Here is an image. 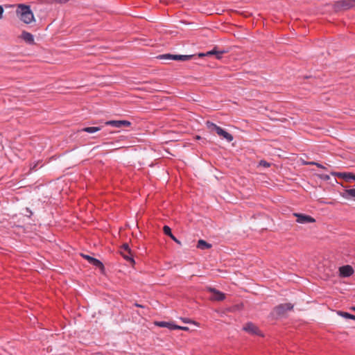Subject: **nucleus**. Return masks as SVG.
Here are the masks:
<instances>
[{
  "label": "nucleus",
  "mask_w": 355,
  "mask_h": 355,
  "mask_svg": "<svg viewBox=\"0 0 355 355\" xmlns=\"http://www.w3.org/2000/svg\"><path fill=\"white\" fill-rule=\"evenodd\" d=\"M17 17L25 24H30L34 20V15L29 6L19 4L16 10Z\"/></svg>",
  "instance_id": "f257e3e1"
},
{
  "label": "nucleus",
  "mask_w": 355,
  "mask_h": 355,
  "mask_svg": "<svg viewBox=\"0 0 355 355\" xmlns=\"http://www.w3.org/2000/svg\"><path fill=\"white\" fill-rule=\"evenodd\" d=\"M355 6V0H340L334 3V8L336 11L345 10Z\"/></svg>",
  "instance_id": "f03ea898"
},
{
  "label": "nucleus",
  "mask_w": 355,
  "mask_h": 355,
  "mask_svg": "<svg viewBox=\"0 0 355 355\" xmlns=\"http://www.w3.org/2000/svg\"><path fill=\"white\" fill-rule=\"evenodd\" d=\"M293 309V305L291 303L281 304L274 308L273 313L277 316H282L287 311H291Z\"/></svg>",
  "instance_id": "7ed1b4c3"
},
{
  "label": "nucleus",
  "mask_w": 355,
  "mask_h": 355,
  "mask_svg": "<svg viewBox=\"0 0 355 355\" xmlns=\"http://www.w3.org/2000/svg\"><path fill=\"white\" fill-rule=\"evenodd\" d=\"M193 55H171L169 53L163 54L159 55L158 58L159 59H165V60H180V61H187L190 60Z\"/></svg>",
  "instance_id": "20e7f679"
},
{
  "label": "nucleus",
  "mask_w": 355,
  "mask_h": 355,
  "mask_svg": "<svg viewBox=\"0 0 355 355\" xmlns=\"http://www.w3.org/2000/svg\"><path fill=\"white\" fill-rule=\"evenodd\" d=\"M243 329L251 335L262 336L259 328L252 322L246 323Z\"/></svg>",
  "instance_id": "39448f33"
},
{
  "label": "nucleus",
  "mask_w": 355,
  "mask_h": 355,
  "mask_svg": "<svg viewBox=\"0 0 355 355\" xmlns=\"http://www.w3.org/2000/svg\"><path fill=\"white\" fill-rule=\"evenodd\" d=\"M105 124L115 128H122L130 127L131 125V122L126 120H111L106 121Z\"/></svg>",
  "instance_id": "423d86ee"
},
{
  "label": "nucleus",
  "mask_w": 355,
  "mask_h": 355,
  "mask_svg": "<svg viewBox=\"0 0 355 355\" xmlns=\"http://www.w3.org/2000/svg\"><path fill=\"white\" fill-rule=\"evenodd\" d=\"M293 215L297 218L296 221L299 223H315V220L309 215L295 213Z\"/></svg>",
  "instance_id": "0eeeda50"
},
{
  "label": "nucleus",
  "mask_w": 355,
  "mask_h": 355,
  "mask_svg": "<svg viewBox=\"0 0 355 355\" xmlns=\"http://www.w3.org/2000/svg\"><path fill=\"white\" fill-rule=\"evenodd\" d=\"M207 291L213 293V296L211 297V300L220 302L224 300L225 298V295L223 293L216 290L214 288L209 287L207 288Z\"/></svg>",
  "instance_id": "6e6552de"
},
{
  "label": "nucleus",
  "mask_w": 355,
  "mask_h": 355,
  "mask_svg": "<svg viewBox=\"0 0 355 355\" xmlns=\"http://www.w3.org/2000/svg\"><path fill=\"white\" fill-rule=\"evenodd\" d=\"M340 276L347 277L354 273L353 268L349 265L343 266L339 268Z\"/></svg>",
  "instance_id": "1a4fd4ad"
},
{
  "label": "nucleus",
  "mask_w": 355,
  "mask_h": 355,
  "mask_svg": "<svg viewBox=\"0 0 355 355\" xmlns=\"http://www.w3.org/2000/svg\"><path fill=\"white\" fill-rule=\"evenodd\" d=\"M82 256L93 266L98 267V268H101V270H104V266H103V263L101 261H99L98 259L92 257L89 255L82 254Z\"/></svg>",
  "instance_id": "9d476101"
},
{
  "label": "nucleus",
  "mask_w": 355,
  "mask_h": 355,
  "mask_svg": "<svg viewBox=\"0 0 355 355\" xmlns=\"http://www.w3.org/2000/svg\"><path fill=\"white\" fill-rule=\"evenodd\" d=\"M216 133L220 136L225 138L227 141L230 142L233 140L234 137L233 136L230 134L229 132L225 131L223 129H222L220 127L216 128Z\"/></svg>",
  "instance_id": "9b49d317"
},
{
  "label": "nucleus",
  "mask_w": 355,
  "mask_h": 355,
  "mask_svg": "<svg viewBox=\"0 0 355 355\" xmlns=\"http://www.w3.org/2000/svg\"><path fill=\"white\" fill-rule=\"evenodd\" d=\"M20 37L29 44H35L33 35L28 32L23 31Z\"/></svg>",
  "instance_id": "f8f14e48"
},
{
  "label": "nucleus",
  "mask_w": 355,
  "mask_h": 355,
  "mask_svg": "<svg viewBox=\"0 0 355 355\" xmlns=\"http://www.w3.org/2000/svg\"><path fill=\"white\" fill-rule=\"evenodd\" d=\"M331 174L337 175L338 177H342L347 181H349L350 180H355V175L352 173H332Z\"/></svg>",
  "instance_id": "ddd939ff"
},
{
  "label": "nucleus",
  "mask_w": 355,
  "mask_h": 355,
  "mask_svg": "<svg viewBox=\"0 0 355 355\" xmlns=\"http://www.w3.org/2000/svg\"><path fill=\"white\" fill-rule=\"evenodd\" d=\"M163 232L166 235L170 236L175 243L181 244L180 241L172 234L171 229L168 226L164 225Z\"/></svg>",
  "instance_id": "4468645a"
},
{
  "label": "nucleus",
  "mask_w": 355,
  "mask_h": 355,
  "mask_svg": "<svg viewBox=\"0 0 355 355\" xmlns=\"http://www.w3.org/2000/svg\"><path fill=\"white\" fill-rule=\"evenodd\" d=\"M197 248L201 250H207L211 248V245L204 240H199L198 241Z\"/></svg>",
  "instance_id": "2eb2a0df"
},
{
  "label": "nucleus",
  "mask_w": 355,
  "mask_h": 355,
  "mask_svg": "<svg viewBox=\"0 0 355 355\" xmlns=\"http://www.w3.org/2000/svg\"><path fill=\"white\" fill-rule=\"evenodd\" d=\"M341 196L345 198H347L349 196L355 197V189H346Z\"/></svg>",
  "instance_id": "dca6fc26"
},
{
  "label": "nucleus",
  "mask_w": 355,
  "mask_h": 355,
  "mask_svg": "<svg viewBox=\"0 0 355 355\" xmlns=\"http://www.w3.org/2000/svg\"><path fill=\"white\" fill-rule=\"evenodd\" d=\"M121 254L123 256V257L128 261H130L131 263H134L135 261L132 258V253L128 254V252H125L123 251H120Z\"/></svg>",
  "instance_id": "f3484780"
},
{
  "label": "nucleus",
  "mask_w": 355,
  "mask_h": 355,
  "mask_svg": "<svg viewBox=\"0 0 355 355\" xmlns=\"http://www.w3.org/2000/svg\"><path fill=\"white\" fill-rule=\"evenodd\" d=\"M101 130L100 127H87L84 128L80 131L86 132L88 133H94Z\"/></svg>",
  "instance_id": "a211bd4d"
},
{
  "label": "nucleus",
  "mask_w": 355,
  "mask_h": 355,
  "mask_svg": "<svg viewBox=\"0 0 355 355\" xmlns=\"http://www.w3.org/2000/svg\"><path fill=\"white\" fill-rule=\"evenodd\" d=\"M155 324L157 327H167L169 329H171V326H172V323H170V322H164V321H162V322H155Z\"/></svg>",
  "instance_id": "6ab92c4d"
},
{
  "label": "nucleus",
  "mask_w": 355,
  "mask_h": 355,
  "mask_svg": "<svg viewBox=\"0 0 355 355\" xmlns=\"http://www.w3.org/2000/svg\"><path fill=\"white\" fill-rule=\"evenodd\" d=\"M338 314L347 319H352L355 320V315L347 312L338 311Z\"/></svg>",
  "instance_id": "aec40b11"
},
{
  "label": "nucleus",
  "mask_w": 355,
  "mask_h": 355,
  "mask_svg": "<svg viewBox=\"0 0 355 355\" xmlns=\"http://www.w3.org/2000/svg\"><path fill=\"white\" fill-rule=\"evenodd\" d=\"M223 53V52H218V51H216L215 49H213L212 51H208L206 55H216V58L218 59H220L221 58V55Z\"/></svg>",
  "instance_id": "412c9836"
},
{
  "label": "nucleus",
  "mask_w": 355,
  "mask_h": 355,
  "mask_svg": "<svg viewBox=\"0 0 355 355\" xmlns=\"http://www.w3.org/2000/svg\"><path fill=\"white\" fill-rule=\"evenodd\" d=\"M206 125L209 129H210L211 130H215L216 132V128H219V126H218L217 125H216L215 123H214L209 121H207L206 122Z\"/></svg>",
  "instance_id": "4be33fe9"
},
{
  "label": "nucleus",
  "mask_w": 355,
  "mask_h": 355,
  "mask_svg": "<svg viewBox=\"0 0 355 355\" xmlns=\"http://www.w3.org/2000/svg\"><path fill=\"white\" fill-rule=\"evenodd\" d=\"M303 164L304 165H315L318 168H323V169H325L326 168L322 166V164L318 163V162H304Z\"/></svg>",
  "instance_id": "5701e85b"
},
{
  "label": "nucleus",
  "mask_w": 355,
  "mask_h": 355,
  "mask_svg": "<svg viewBox=\"0 0 355 355\" xmlns=\"http://www.w3.org/2000/svg\"><path fill=\"white\" fill-rule=\"evenodd\" d=\"M121 251H123L125 252H128V254H130L131 250L128 243H124L122 245V246L121 248Z\"/></svg>",
  "instance_id": "b1692460"
},
{
  "label": "nucleus",
  "mask_w": 355,
  "mask_h": 355,
  "mask_svg": "<svg viewBox=\"0 0 355 355\" xmlns=\"http://www.w3.org/2000/svg\"><path fill=\"white\" fill-rule=\"evenodd\" d=\"M259 165L263 167H269L270 166V164L265 160H261L259 162Z\"/></svg>",
  "instance_id": "393cba45"
},
{
  "label": "nucleus",
  "mask_w": 355,
  "mask_h": 355,
  "mask_svg": "<svg viewBox=\"0 0 355 355\" xmlns=\"http://www.w3.org/2000/svg\"><path fill=\"white\" fill-rule=\"evenodd\" d=\"M182 320L184 322V323H193V324H198L197 322L190 320V319H188V318H181Z\"/></svg>",
  "instance_id": "a878e982"
},
{
  "label": "nucleus",
  "mask_w": 355,
  "mask_h": 355,
  "mask_svg": "<svg viewBox=\"0 0 355 355\" xmlns=\"http://www.w3.org/2000/svg\"><path fill=\"white\" fill-rule=\"evenodd\" d=\"M182 326H179V325H177V324H174L172 323V326H171V330L173 329H180L182 330Z\"/></svg>",
  "instance_id": "bb28decb"
},
{
  "label": "nucleus",
  "mask_w": 355,
  "mask_h": 355,
  "mask_svg": "<svg viewBox=\"0 0 355 355\" xmlns=\"http://www.w3.org/2000/svg\"><path fill=\"white\" fill-rule=\"evenodd\" d=\"M320 178L324 180H328L330 178L328 175H320Z\"/></svg>",
  "instance_id": "cd10ccee"
},
{
  "label": "nucleus",
  "mask_w": 355,
  "mask_h": 355,
  "mask_svg": "<svg viewBox=\"0 0 355 355\" xmlns=\"http://www.w3.org/2000/svg\"><path fill=\"white\" fill-rule=\"evenodd\" d=\"M3 8L0 6V19L3 18Z\"/></svg>",
  "instance_id": "c85d7f7f"
},
{
  "label": "nucleus",
  "mask_w": 355,
  "mask_h": 355,
  "mask_svg": "<svg viewBox=\"0 0 355 355\" xmlns=\"http://www.w3.org/2000/svg\"><path fill=\"white\" fill-rule=\"evenodd\" d=\"M323 202L325 204L331 205H334L336 203V202L335 200L331 201V202Z\"/></svg>",
  "instance_id": "c756f323"
},
{
  "label": "nucleus",
  "mask_w": 355,
  "mask_h": 355,
  "mask_svg": "<svg viewBox=\"0 0 355 355\" xmlns=\"http://www.w3.org/2000/svg\"><path fill=\"white\" fill-rule=\"evenodd\" d=\"M134 305H135V306H137V307H139V308H144V307L143 305L139 304H138V303H137V302H136V303H135V304H134Z\"/></svg>",
  "instance_id": "7c9ffc66"
},
{
  "label": "nucleus",
  "mask_w": 355,
  "mask_h": 355,
  "mask_svg": "<svg viewBox=\"0 0 355 355\" xmlns=\"http://www.w3.org/2000/svg\"><path fill=\"white\" fill-rule=\"evenodd\" d=\"M182 330L183 331H189V328L187 327H182Z\"/></svg>",
  "instance_id": "2f4dec72"
},
{
  "label": "nucleus",
  "mask_w": 355,
  "mask_h": 355,
  "mask_svg": "<svg viewBox=\"0 0 355 355\" xmlns=\"http://www.w3.org/2000/svg\"><path fill=\"white\" fill-rule=\"evenodd\" d=\"M204 55H205L204 53H200V54H199V56H200V57H202V56H204Z\"/></svg>",
  "instance_id": "473e14b6"
},
{
  "label": "nucleus",
  "mask_w": 355,
  "mask_h": 355,
  "mask_svg": "<svg viewBox=\"0 0 355 355\" xmlns=\"http://www.w3.org/2000/svg\"><path fill=\"white\" fill-rule=\"evenodd\" d=\"M352 309L355 311V307H353Z\"/></svg>",
  "instance_id": "72a5a7b5"
}]
</instances>
